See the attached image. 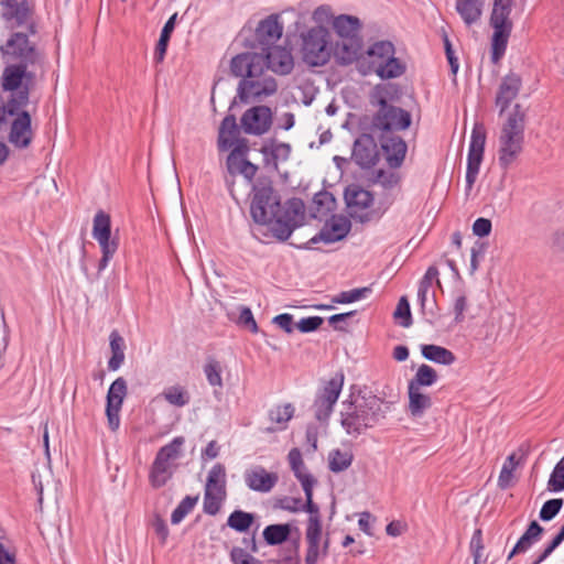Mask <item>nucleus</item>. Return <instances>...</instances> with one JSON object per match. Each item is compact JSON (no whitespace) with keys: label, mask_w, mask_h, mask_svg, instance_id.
Wrapping results in <instances>:
<instances>
[{"label":"nucleus","mask_w":564,"mask_h":564,"mask_svg":"<svg viewBox=\"0 0 564 564\" xmlns=\"http://www.w3.org/2000/svg\"><path fill=\"white\" fill-rule=\"evenodd\" d=\"M0 15L10 36L0 46L6 63L2 73V88L13 91L21 86L33 88L34 67L43 62L39 47V22L33 0H0Z\"/></svg>","instance_id":"f257e3e1"},{"label":"nucleus","mask_w":564,"mask_h":564,"mask_svg":"<svg viewBox=\"0 0 564 564\" xmlns=\"http://www.w3.org/2000/svg\"><path fill=\"white\" fill-rule=\"evenodd\" d=\"M250 215L254 223L271 227L273 236L281 241L290 238L297 227L303 203L293 198L281 204V196L270 177L261 176L252 184Z\"/></svg>","instance_id":"f03ea898"},{"label":"nucleus","mask_w":564,"mask_h":564,"mask_svg":"<svg viewBox=\"0 0 564 564\" xmlns=\"http://www.w3.org/2000/svg\"><path fill=\"white\" fill-rule=\"evenodd\" d=\"M393 401H386L371 392H359L356 397L350 394L343 402L340 411V425L346 434L358 437L379 421L386 419L387 412Z\"/></svg>","instance_id":"7ed1b4c3"},{"label":"nucleus","mask_w":564,"mask_h":564,"mask_svg":"<svg viewBox=\"0 0 564 564\" xmlns=\"http://www.w3.org/2000/svg\"><path fill=\"white\" fill-rule=\"evenodd\" d=\"M397 88L391 84L377 85L371 94L370 102L378 107L370 122L371 132L377 138L393 134L394 132L406 130L412 122L411 113L400 107L389 104Z\"/></svg>","instance_id":"20e7f679"},{"label":"nucleus","mask_w":564,"mask_h":564,"mask_svg":"<svg viewBox=\"0 0 564 564\" xmlns=\"http://www.w3.org/2000/svg\"><path fill=\"white\" fill-rule=\"evenodd\" d=\"M527 111L516 104L502 123L498 138V163L508 171L520 158L524 148Z\"/></svg>","instance_id":"39448f33"},{"label":"nucleus","mask_w":564,"mask_h":564,"mask_svg":"<svg viewBox=\"0 0 564 564\" xmlns=\"http://www.w3.org/2000/svg\"><path fill=\"white\" fill-rule=\"evenodd\" d=\"M275 507L289 512H300L306 511L308 513V519L306 523L305 530V540L307 544L306 554H305V564H317V561L321 556L327 555L329 541L325 540L323 550L321 552V540H322V519L319 507L316 505V513H312V510L307 509L306 501L303 503L301 498L288 497L284 496L276 500Z\"/></svg>","instance_id":"423d86ee"},{"label":"nucleus","mask_w":564,"mask_h":564,"mask_svg":"<svg viewBox=\"0 0 564 564\" xmlns=\"http://www.w3.org/2000/svg\"><path fill=\"white\" fill-rule=\"evenodd\" d=\"M514 0H494L489 24L492 28L491 62L497 64L506 54L513 29L510 18Z\"/></svg>","instance_id":"0eeeda50"},{"label":"nucleus","mask_w":564,"mask_h":564,"mask_svg":"<svg viewBox=\"0 0 564 564\" xmlns=\"http://www.w3.org/2000/svg\"><path fill=\"white\" fill-rule=\"evenodd\" d=\"M184 437H174L170 443L162 446L154 457L149 471V482L154 489L164 487L173 477L181 457Z\"/></svg>","instance_id":"6e6552de"},{"label":"nucleus","mask_w":564,"mask_h":564,"mask_svg":"<svg viewBox=\"0 0 564 564\" xmlns=\"http://www.w3.org/2000/svg\"><path fill=\"white\" fill-rule=\"evenodd\" d=\"M332 56L329 33L323 26H314L302 35V57L310 66H324Z\"/></svg>","instance_id":"1a4fd4ad"},{"label":"nucleus","mask_w":564,"mask_h":564,"mask_svg":"<svg viewBox=\"0 0 564 564\" xmlns=\"http://www.w3.org/2000/svg\"><path fill=\"white\" fill-rule=\"evenodd\" d=\"M369 182L378 186V204L381 214L386 213L397 200L402 191V175L398 169H377L371 173Z\"/></svg>","instance_id":"9d476101"},{"label":"nucleus","mask_w":564,"mask_h":564,"mask_svg":"<svg viewBox=\"0 0 564 564\" xmlns=\"http://www.w3.org/2000/svg\"><path fill=\"white\" fill-rule=\"evenodd\" d=\"M344 380V372H336L329 380L324 381L317 390L312 409L318 422L328 421L343 390Z\"/></svg>","instance_id":"9b49d317"},{"label":"nucleus","mask_w":564,"mask_h":564,"mask_svg":"<svg viewBox=\"0 0 564 564\" xmlns=\"http://www.w3.org/2000/svg\"><path fill=\"white\" fill-rule=\"evenodd\" d=\"M486 139L487 132L485 126L482 123L476 122L471 130L467 154V166L465 175V191L467 195L471 191L479 174L480 165L484 159Z\"/></svg>","instance_id":"f8f14e48"},{"label":"nucleus","mask_w":564,"mask_h":564,"mask_svg":"<svg viewBox=\"0 0 564 564\" xmlns=\"http://www.w3.org/2000/svg\"><path fill=\"white\" fill-rule=\"evenodd\" d=\"M278 90V84L271 76H265L264 73L257 77H249L248 79H240L237 88V97L241 102H247L250 97L259 99L262 96H271Z\"/></svg>","instance_id":"ddd939ff"},{"label":"nucleus","mask_w":564,"mask_h":564,"mask_svg":"<svg viewBox=\"0 0 564 564\" xmlns=\"http://www.w3.org/2000/svg\"><path fill=\"white\" fill-rule=\"evenodd\" d=\"M346 205L352 217L369 220L368 210L373 204V194L358 184H349L344 192Z\"/></svg>","instance_id":"4468645a"},{"label":"nucleus","mask_w":564,"mask_h":564,"mask_svg":"<svg viewBox=\"0 0 564 564\" xmlns=\"http://www.w3.org/2000/svg\"><path fill=\"white\" fill-rule=\"evenodd\" d=\"M263 54L254 52H245L237 54L231 58L230 72L234 76L241 79L257 77L264 72Z\"/></svg>","instance_id":"2eb2a0df"},{"label":"nucleus","mask_w":564,"mask_h":564,"mask_svg":"<svg viewBox=\"0 0 564 564\" xmlns=\"http://www.w3.org/2000/svg\"><path fill=\"white\" fill-rule=\"evenodd\" d=\"M272 124V112L268 106H254L241 117V126L247 134L262 135Z\"/></svg>","instance_id":"dca6fc26"},{"label":"nucleus","mask_w":564,"mask_h":564,"mask_svg":"<svg viewBox=\"0 0 564 564\" xmlns=\"http://www.w3.org/2000/svg\"><path fill=\"white\" fill-rule=\"evenodd\" d=\"M522 88V77L510 70L502 78L497 88L495 105L499 108V113L502 115L518 97Z\"/></svg>","instance_id":"f3484780"},{"label":"nucleus","mask_w":564,"mask_h":564,"mask_svg":"<svg viewBox=\"0 0 564 564\" xmlns=\"http://www.w3.org/2000/svg\"><path fill=\"white\" fill-rule=\"evenodd\" d=\"M264 54V70L270 69L278 75H288L294 68L291 50L283 46L262 47Z\"/></svg>","instance_id":"a211bd4d"},{"label":"nucleus","mask_w":564,"mask_h":564,"mask_svg":"<svg viewBox=\"0 0 564 564\" xmlns=\"http://www.w3.org/2000/svg\"><path fill=\"white\" fill-rule=\"evenodd\" d=\"M352 160L361 169H370L376 165L379 153L371 135L362 134L356 139L352 148Z\"/></svg>","instance_id":"6ab92c4d"},{"label":"nucleus","mask_w":564,"mask_h":564,"mask_svg":"<svg viewBox=\"0 0 564 564\" xmlns=\"http://www.w3.org/2000/svg\"><path fill=\"white\" fill-rule=\"evenodd\" d=\"M378 139L380 141L381 149L389 167H401L408 151L405 141L395 134H387L386 137Z\"/></svg>","instance_id":"aec40b11"},{"label":"nucleus","mask_w":564,"mask_h":564,"mask_svg":"<svg viewBox=\"0 0 564 564\" xmlns=\"http://www.w3.org/2000/svg\"><path fill=\"white\" fill-rule=\"evenodd\" d=\"M245 482L250 490L269 492L276 485L279 477L275 473H269L262 466H254L243 474Z\"/></svg>","instance_id":"412c9836"},{"label":"nucleus","mask_w":564,"mask_h":564,"mask_svg":"<svg viewBox=\"0 0 564 564\" xmlns=\"http://www.w3.org/2000/svg\"><path fill=\"white\" fill-rule=\"evenodd\" d=\"M31 117L28 111L17 113V117L11 122L9 133V141L15 148H28L32 141Z\"/></svg>","instance_id":"4be33fe9"},{"label":"nucleus","mask_w":564,"mask_h":564,"mask_svg":"<svg viewBox=\"0 0 564 564\" xmlns=\"http://www.w3.org/2000/svg\"><path fill=\"white\" fill-rule=\"evenodd\" d=\"M283 25L278 14H271L261 20L256 29V37L263 47L275 46L282 36Z\"/></svg>","instance_id":"5701e85b"},{"label":"nucleus","mask_w":564,"mask_h":564,"mask_svg":"<svg viewBox=\"0 0 564 564\" xmlns=\"http://www.w3.org/2000/svg\"><path fill=\"white\" fill-rule=\"evenodd\" d=\"M333 29L340 40L360 39V20L354 15L340 14L334 18Z\"/></svg>","instance_id":"b1692460"},{"label":"nucleus","mask_w":564,"mask_h":564,"mask_svg":"<svg viewBox=\"0 0 564 564\" xmlns=\"http://www.w3.org/2000/svg\"><path fill=\"white\" fill-rule=\"evenodd\" d=\"M524 452L522 448H519L518 452L511 453L505 460L499 477H498V486L501 489H508L512 486L514 478V470L524 460Z\"/></svg>","instance_id":"393cba45"},{"label":"nucleus","mask_w":564,"mask_h":564,"mask_svg":"<svg viewBox=\"0 0 564 564\" xmlns=\"http://www.w3.org/2000/svg\"><path fill=\"white\" fill-rule=\"evenodd\" d=\"M295 409L292 403H285L283 405H276L272 408L269 413V420L274 426L265 429L268 433H274L278 431H284L288 429V423L293 419Z\"/></svg>","instance_id":"a878e982"},{"label":"nucleus","mask_w":564,"mask_h":564,"mask_svg":"<svg viewBox=\"0 0 564 564\" xmlns=\"http://www.w3.org/2000/svg\"><path fill=\"white\" fill-rule=\"evenodd\" d=\"M361 50V39L341 40L334 50L336 61L341 65H349L357 59Z\"/></svg>","instance_id":"bb28decb"},{"label":"nucleus","mask_w":564,"mask_h":564,"mask_svg":"<svg viewBox=\"0 0 564 564\" xmlns=\"http://www.w3.org/2000/svg\"><path fill=\"white\" fill-rule=\"evenodd\" d=\"M542 533L543 528L536 521H532L509 553L508 560L516 554L525 553L530 550L541 539Z\"/></svg>","instance_id":"cd10ccee"},{"label":"nucleus","mask_w":564,"mask_h":564,"mask_svg":"<svg viewBox=\"0 0 564 564\" xmlns=\"http://www.w3.org/2000/svg\"><path fill=\"white\" fill-rule=\"evenodd\" d=\"M482 6V0H456L455 9L464 23L470 26L480 20Z\"/></svg>","instance_id":"c85d7f7f"},{"label":"nucleus","mask_w":564,"mask_h":564,"mask_svg":"<svg viewBox=\"0 0 564 564\" xmlns=\"http://www.w3.org/2000/svg\"><path fill=\"white\" fill-rule=\"evenodd\" d=\"M238 135V126L236 121V117L234 115H227L219 127L218 131V149L219 151L229 150L235 142L236 137Z\"/></svg>","instance_id":"c756f323"},{"label":"nucleus","mask_w":564,"mask_h":564,"mask_svg":"<svg viewBox=\"0 0 564 564\" xmlns=\"http://www.w3.org/2000/svg\"><path fill=\"white\" fill-rule=\"evenodd\" d=\"M292 471L295 478L301 482L303 491L306 497V507L312 510V513H316V503L313 501V489L316 485L314 476L306 471L305 464L293 466Z\"/></svg>","instance_id":"7c9ffc66"},{"label":"nucleus","mask_w":564,"mask_h":564,"mask_svg":"<svg viewBox=\"0 0 564 564\" xmlns=\"http://www.w3.org/2000/svg\"><path fill=\"white\" fill-rule=\"evenodd\" d=\"M336 208V200L332 193L319 191L313 197L312 216L324 219Z\"/></svg>","instance_id":"2f4dec72"},{"label":"nucleus","mask_w":564,"mask_h":564,"mask_svg":"<svg viewBox=\"0 0 564 564\" xmlns=\"http://www.w3.org/2000/svg\"><path fill=\"white\" fill-rule=\"evenodd\" d=\"M429 293L427 290L417 289V302L420 305L421 314L423 315L426 323L430 325H434L435 322L438 319V308L437 303L435 299V293L432 292L431 294V301L429 300Z\"/></svg>","instance_id":"473e14b6"},{"label":"nucleus","mask_w":564,"mask_h":564,"mask_svg":"<svg viewBox=\"0 0 564 564\" xmlns=\"http://www.w3.org/2000/svg\"><path fill=\"white\" fill-rule=\"evenodd\" d=\"M421 354L425 359L444 366H449L456 360L453 351L445 347L433 344L422 345Z\"/></svg>","instance_id":"72a5a7b5"},{"label":"nucleus","mask_w":564,"mask_h":564,"mask_svg":"<svg viewBox=\"0 0 564 564\" xmlns=\"http://www.w3.org/2000/svg\"><path fill=\"white\" fill-rule=\"evenodd\" d=\"M111 357L108 360V369L118 370L124 361L126 344L118 330H112L109 336Z\"/></svg>","instance_id":"f704fd0d"},{"label":"nucleus","mask_w":564,"mask_h":564,"mask_svg":"<svg viewBox=\"0 0 564 564\" xmlns=\"http://www.w3.org/2000/svg\"><path fill=\"white\" fill-rule=\"evenodd\" d=\"M373 69L381 79H392L402 76L406 70V65L395 56H392L380 62Z\"/></svg>","instance_id":"c9c22d12"},{"label":"nucleus","mask_w":564,"mask_h":564,"mask_svg":"<svg viewBox=\"0 0 564 564\" xmlns=\"http://www.w3.org/2000/svg\"><path fill=\"white\" fill-rule=\"evenodd\" d=\"M409 411L412 416H421L427 409L432 406V400L413 384H408Z\"/></svg>","instance_id":"e433bc0d"},{"label":"nucleus","mask_w":564,"mask_h":564,"mask_svg":"<svg viewBox=\"0 0 564 564\" xmlns=\"http://www.w3.org/2000/svg\"><path fill=\"white\" fill-rule=\"evenodd\" d=\"M347 235V229L338 224H333L330 228H324L312 237L304 246L305 249H312L313 245L318 242L333 243L343 239Z\"/></svg>","instance_id":"4c0bfd02"},{"label":"nucleus","mask_w":564,"mask_h":564,"mask_svg":"<svg viewBox=\"0 0 564 564\" xmlns=\"http://www.w3.org/2000/svg\"><path fill=\"white\" fill-rule=\"evenodd\" d=\"M170 405L176 408L186 406L191 401V394L185 387L181 384H173L166 387L160 394Z\"/></svg>","instance_id":"58836bf2"},{"label":"nucleus","mask_w":564,"mask_h":564,"mask_svg":"<svg viewBox=\"0 0 564 564\" xmlns=\"http://www.w3.org/2000/svg\"><path fill=\"white\" fill-rule=\"evenodd\" d=\"M176 17H177L176 13H174L172 17H170V19L165 22V24L161 31L160 39L156 43V46L154 50V56H153V58L156 63H162L165 57L169 41H170L171 34L175 28Z\"/></svg>","instance_id":"ea45409f"},{"label":"nucleus","mask_w":564,"mask_h":564,"mask_svg":"<svg viewBox=\"0 0 564 564\" xmlns=\"http://www.w3.org/2000/svg\"><path fill=\"white\" fill-rule=\"evenodd\" d=\"M226 484V468L223 464L217 463L208 473L205 489L224 494L227 492Z\"/></svg>","instance_id":"a19ab883"},{"label":"nucleus","mask_w":564,"mask_h":564,"mask_svg":"<svg viewBox=\"0 0 564 564\" xmlns=\"http://www.w3.org/2000/svg\"><path fill=\"white\" fill-rule=\"evenodd\" d=\"M290 534L291 525L288 523L267 525L262 532L263 539L269 545H278L285 542Z\"/></svg>","instance_id":"79ce46f5"},{"label":"nucleus","mask_w":564,"mask_h":564,"mask_svg":"<svg viewBox=\"0 0 564 564\" xmlns=\"http://www.w3.org/2000/svg\"><path fill=\"white\" fill-rule=\"evenodd\" d=\"M395 48L390 41H379L372 44L368 50L372 67H377L380 62L394 56Z\"/></svg>","instance_id":"37998d69"},{"label":"nucleus","mask_w":564,"mask_h":564,"mask_svg":"<svg viewBox=\"0 0 564 564\" xmlns=\"http://www.w3.org/2000/svg\"><path fill=\"white\" fill-rule=\"evenodd\" d=\"M100 247L101 250V258L98 263V272H102L109 264L110 260L113 258L115 253L118 250L119 242L118 238H111L110 237H98L95 238Z\"/></svg>","instance_id":"c03bdc74"},{"label":"nucleus","mask_w":564,"mask_h":564,"mask_svg":"<svg viewBox=\"0 0 564 564\" xmlns=\"http://www.w3.org/2000/svg\"><path fill=\"white\" fill-rule=\"evenodd\" d=\"M438 379L437 372L434 368L426 364H422L414 377L409 381V384H413V388L421 389V387H431Z\"/></svg>","instance_id":"a18cd8bd"},{"label":"nucleus","mask_w":564,"mask_h":564,"mask_svg":"<svg viewBox=\"0 0 564 564\" xmlns=\"http://www.w3.org/2000/svg\"><path fill=\"white\" fill-rule=\"evenodd\" d=\"M254 516L252 513L235 510L231 512L227 520V525L238 532H246L252 525Z\"/></svg>","instance_id":"49530a36"},{"label":"nucleus","mask_w":564,"mask_h":564,"mask_svg":"<svg viewBox=\"0 0 564 564\" xmlns=\"http://www.w3.org/2000/svg\"><path fill=\"white\" fill-rule=\"evenodd\" d=\"M227 497V492L219 494L218 491H209L205 489L203 509L206 514L216 516L223 506Z\"/></svg>","instance_id":"de8ad7c7"},{"label":"nucleus","mask_w":564,"mask_h":564,"mask_svg":"<svg viewBox=\"0 0 564 564\" xmlns=\"http://www.w3.org/2000/svg\"><path fill=\"white\" fill-rule=\"evenodd\" d=\"M352 458V454L349 452L334 449L329 453L328 456L329 469L333 473L344 471L351 465Z\"/></svg>","instance_id":"09e8293b"},{"label":"nucleus","mask_w":564,"mask_h":564,"mask_svg":"<svg viewBox=\"0 0 564 564\" xmlns=\"http://www.w3.org/2000/svg\"><path fill=\"white\" fill-rule=\"evenodd\" d=\"M204 375L212 387L223 388L221 366L214 357H209L204 365Z\"/></svg>","instance_id":"8fccbe9b"},{"label":"nucleus","mask_w":564,"mask_h":564,"mask_svg":"<svg viewBox=\"0 0 564 564\" xmlns=\"http://www.w3.org/2000/svg\"><path fill=\"white\" fill-rule=\"evenodd\" d=\"M127 395V382L122 377L117 378L109 387L107 393V403L122 406L123 399Z\"/></svg>","instance_id":"3c124183"},{"label":"nucleus","mask_w":564,"mask_h":564,"mask_svg":"<svg viewBox=\"0 0 564 564\" xmlns=\"http://www.w3.org/2000/svg\"><path fill=\"white\" fill-rule=\"evenodd\" d=\"M111 236V219L110 216L104 210L96 213L93 224V237H110Z\"/></svg>","instance_id":"603ef678"},{"label":"nucleus","mask_w":564,"mask_h":564,"mask_svg":"<svg viewBox=\"0 0 564 564\" xmlns=\"http://www.w3.org/2000/svg\"><path fill=\"white\" fill-rule=\"evenodd\" d=\"M371 293V288H358L349 291H343L333 297L332 302L336 304H349L362 300Z\"/></svg>","instance_id":"864d4df0"},{"label":"nucleus","mask_w":564,"mask_h":564,"mask_svg":"<svg viewBox=\"0 0 564 564\" xmlns=\"http://www.w3.org/2000/svg\"><path fill=\"white\" fill-rule=\"evenodd\" d=\"M393 317L395 322L404 328H408L412 325V314L410 303L406 296L400 297L395 311L393 313Z\"/></svg>","instance_id":"5fc2aeb1"},{"label":"nucleus","mask_w":564,"mask_h":564,"mask_svg":"<svg viewBox=\"0 0 564 564\" xmlns=\"http://www.w3.org/2000/svg\"><path fill=\"white\" fill-rule=\"evenodd\" d=\"M198 501V497L186 496L184 497L178 506L173 510L171 514V522L173 524L180 523L195 507Z\"/></svg>","instance_id":"6e6d98bb"},{"label":"nucleus","mask_w":564,"mask_h":564,"mask_svg":"<svg viewBox=\"0 0 564 564\" xmlns=\"http://www.w3.org/2000/svg\"><path fill=\"white\" fill-rule=\"evenodd\" d=\"M547 489L552 492L564 490V456L554 466L547 481Z\"/></svg>","instance_id":"4d7b16f0"},{"label":"nucleus","mask_w":564,"mask_h":564,"mask_svg":"<svg viewBox=\"0 0 564 564\" xmlns=\"http://www.w3.org/2000/svg\"><path fill=\"white\" fill-rule=\"evenodd\" d=\"M563 507V499L554 498L545 501L540 510V519L542 521H551L557 516Z\"/></svg>","instance_id":"13d9d810"},{"label":"nucleus","mask_w":564,"mask_h":564,"mask_svg":"<svg viewBox=\"0 0 564 564\" xmlns=\"http://www.w3.org/2000/svg\"><path fill=\"white\" fill-rule=\"evenodd\" d=\"M230 561L232 564H264L263 561L254 557L246 550L239 546H234L230 551Z\"/></svg>","instance_id":"bf43d9fd"},{"label":"nucleus","mask_w":564,"mask_h":564,"mask_svg":"<svg viewBox=\"0 0 564 564\" xmlns=\"http://www.w3.org/2000/svg\"><path fill=\"white\" fill-rule=\"evenodd\" d=\"M247 159L242 158V152L239 148H235L227 156L226 166L231 175L239 174L241 170V163Z\"/></svg>","instance_id":"052dcab7"},{"label":"nucleus","mask_w":564,"mask_h":564,"mask_svg":"<svg viewBox=\"0 0 564 564\" xmlns=\"http://www.w3.org/2000/svg\"><path fill=\"white\" fill-rule=\"evenodd\" d=\"M323 322L324 319L321 316H308L296 323V327L301 333H312L317 330Z\"/></svg>","instance_id":"680f3d73"},{"label":"nucleus","mask_w":564,"mask_h":564,"mask_svg":"<svg viewBox=\"0 0 564 564\" xmlns=\"http://www.w3.org/2000/svg\"><path fill=\"white\" fill-rule=\"evenodd\" d=\"M239 323L249 328V330L253 334L258 333L259 330L253 314L248 306L242 305L239 307Z\"/></svg>","instance_id":"e2e57ef3"},{"label":"nucleus","mask_w":564,"mask_h":564,"mask_svg":"<svg viewBox=\"0 0 564 564\" xmlns=\"http://www.w3.org/2000/svg\"><path fill=\"white\" fill-rule=\"evenodd\" d=\"M272 323L286 334H292L294 332V326H296L293 321V315L290 313H282L274 316Z\"/></svg>","instance_id":"0e129e2a"},{"label":"nucleus","mask_w":564,"mask_h":564,"mask_svg":"<svg viewBox=\"0 0 564 564\" xmlns=\"http://www.w3.org/2000/svg\"><path fill=\"white\" fill-rule=\"evenodd\" d=\"M434 280H436L437 284H440L438 269L435 265H431L427 268L424 275L419 281L417 289L430 291L432 289Z\"/></svg>","instance_id":"69168bd1"},{"label":"nucleus","mask_w":564,"mask_h":564,"mask_svg":"<svg viewBox=\"0 0 564 564\" xmlns=\"http://www.w3.org/2000/svg\"><path fill=\"white\" fill-rule=\"evenodd\" d=\"M270 153L273 159H281L283 161L288 160L291 154V145L284 142H271Z\"/></svg>","instance_id":"338daca9"},{"label":"nucleus","mask_w":564,"mask_h":564,"mask_svg":"<svg viewBox=\"0 0 564 564\" xmlns=\"http://www.w3.org/2000/svg\"><path fill=\"white\" fill-rule=\"evenodd\" d=\"M492 229L491 220L488 218H477L473 224V232L477 237L489 236Z\"/></svg>","instance_id":"774afa93"}]
</instances>
